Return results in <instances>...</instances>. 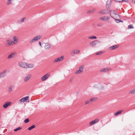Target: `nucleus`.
Returning <instances> with one entry per match:
<instances>
[{
    "label": "nucleus",
    "instance_id": "f257e3e1",
    "mask_svg": "<svg viewBox=\"0 0 135 135\" xmlns=\"http://www.w3.org/2000/svg\"><path fill=\"white\" fill-rule=\"evenodd\" d=\"M106 8L107 9H104L102 10L99 12V14H107L109 12L108 10L109 9V7H108L107 6H106Z\"/></svg>",
    "mask_w": 135,
    "mask_h": 135
},
{
    "label": "nucleus",
    "instance_id": "dca6fc26",
    "mask_svg": "<svg viewBox=\"0 0 135 135\" xmlns=\"http://www.w3.org/2000/svg\"><path fill=\"white\" fill-rule=\"evenodd\" d=\"M15 56V53L14 52L12 53L11 54L8 55L7 58L8 59H10L11 58L14 57Z\"/></svg>",
    "mask_w": 135,
    "mask_h": 135
},
{
    "label": "nucleus",
    "instance_id": "473e14b6",
    "mask_svg": "<svg viewBox=\"0 0 135 135\" xmlns=\"http://www.w3.org/2000/svg\"><path fill=\"white\" fill-rule=\"evenodd\" d=\"M82 72H81V71H80L79 70H77L75 72V74H80Z\"/></svg>",
    "mask_w": 135,
    "mask_h": 135
},
{
    "label": "nucleus",
    "instance_id": "a18cd8bd",
    "mask_svg": "<svg viewBox=\"0 0 135 135\" xmlns=\"http://www.w3.org/2000/svg\"><path fill=\"white\" fill-rule=\"evenodd\" d=\"M128 0H123V1H124L125 2H126Z\"/></svg>",
    "mask_w": 135,
    "mask_h": 135
},
{
    "label": "nucleus",
    "instance_id": "ea45409f",
    "mask_svg": "<svg viewBox=\"0 0 135 135\" xmlns=\"http://www.w3.org/2000/svg\"><path fill=\"white\" fill-rule=\"evenodd\" d=\"M114 19L115 20V21L116 22H117V23H119V22H119V21H120V20L114 18Z\"/></svg>",
    "mask_w": 135,
    "mask_h": 135
},
{
    "label": "nucleus",
    "instance_id": "a19ab883",
    "mask_svg": "<svg viewBox=\"0 0 135 135\" xmlns=\"http://www.w3.org/2000/svg\"><path fill=\"white\" fill-rule=\"evenodd\" d=\"M114 1L118 2H121L123 1V0H114Z\"/></svg>",
    "mask_w": 135,
    "mask_h": 135
},
{
    "label": "nucleus",
    "instance_id": "58836bf2",
    "mask_svg": "<svg viewBox=\"0 0 135 135\" xmlns=\"http://www.w3.org/2000/svg\"><path fill=\"white\" fill-rule=\"evenodd\" d=\"M25 19H26V17H25L22 18L21 20V22H23L24 21V20Z\"/></svg>",
    "mask_w": 135,
    "mask_h": 135
},
{
    "label": "nucleus",
    "instance_id": "a878e982",
    "mask_svg": "<svg viewBox=\"0 0 135 135\" xmlns=\"http://www.w3.org/2000/svg\"><path fill=\"white\" fill-rule=\"evenodd\" d=\"M22 128L21 127H19L15 129L14 130V131H15L16 132V131H17L19 130H20Z\"/></svg>",
    "mask_w": 135,
    "mask_h": 135
},
{
    "label": "nucleus",
    "instance_id": "20e7f679",
    "mask_svg": "<svg viewBox=\"0 0 135 135\" xmlns=\"http://www.w3.org/2000/svg\"><path fill=\"white\" fill-rule=\"evenodd\" d=\"M99 42L97 40H94L90 43V45L92 47H94Z\"/></svg>",
    "mask_w": 135,
    "mask_h": 135
},
{
    "label": "nucleus",
    "instance_id": "f03ea898",
    "mask_svg": "<svg viewBox=\"0 0 135 135\" xmlns=\"http://www.w3.org/2000/svg\"><path fill=\"white\" fill-rule=\"evenodd\" d=\"M42 37V36L41 35L37 36L33 38L30 41V42L31 43L37 41V40L41 39Z\"/></svg>",
    "mask_w": 135,
    "mask_h": 135
},
{
    "label": "nucleus",
    "instance_id": "cd10ccee",
    "mask_svg": "<svg viewBox=\"0 0 135 135\" xmlns=\"http://www.w3.org/2000/svg\"><path fill=\"white\" fill-rule=\"evenodd\" d=\"M97 38V37L95 36H92L89 37L88 38V39H95Z\"/></svg>",
    "mask_w": 135,
    "mask_h": 135
},
{
    "label": "nucleus",
    "instance_id": "de8ad7c7",
    "mask_svg": "<svg viewBox=\"0 0 135 135\" xmlns=\"http://www.w3.org/2000/svg\"><path fill=\"white\" fill-rule=\"evenodd\" d=\"M0 135H1V134H0Z\"/></svg>",
    "mask_w": 135,
    "mask_h": 135
},
{
    "label": "nucleus",
    "instance_id": "1a4fd4ad",
    "mask_svg": "<svg viewBox=\"0 0 135 135\" xmlns=\"http://www.w3.org/2000/svg\"><path fill=\"white\" fill-rule=\"evenodd\" d=\"M99 121V119H96L94 120H92V121L90 122L89 123V125L90 126H91L94 124L95 123H96Z\"/></svg>",
    "mask_w": 135,
    "mask_h": 135
},
{
    "label": "nucleus",
    "instance_id": "9b49d317",
    "mask_svg": "<svg viewBox=\"0 0 135 135\" xmlns=\"http://www.w3.org/2000/svg\"><path fill=\"white\" fill-rule=\"evenodd\" d=\"M12 103L11 102H9L5 103V104L3 105V107L4 108H6L7 107L10 105Z\"/></svg>",
    "mask_w": 135,
    "mask_h": 135
},
{
    "label": "nucleus",
    "instance_id": "f3484780",
    "mask_svg": "<svg viewBox=\"0 0 135 135\" xmlns=\"http://www.w3.org/2000/svg\"><path fill=\"white\" fill-rule=\"evenodd\" d=\"M44 47L46 49H49L50 47V45L48 43H46Z\"/></svg>",
    "mask_w": 135,
    "mask_h": 135
},
{
    "label": "nucleus",
    "instance_id": "a211bd4d",
    "mask_svg": "<svg viewBox=\"0 0 135 135\" xmlns=\"http://www.w3.org/2000/svg\"><path fill=\"white\" fill-rule=\"evenodd\" d=\"M109 70H110L109 68H104L100 70V71L101 72H106L108 71Z\"/></svg>",
    "mask_w": 135,
    "mask_h": 135
},
{
    "label": "nucleus",
    "instance_id": "72a5a7b5",
    "mask_svg": "<svg viewBox=\"0 0 135 135\" xmlns=\"http://www.w3.org/2000/svg\"><path fill=\"white\" fill-rule=\"evenodd\" d=\"M103 24L102 23H98L97 24V26L98 27H102L103 26Z\"/></svg>",
    "mask_w": 135,
    "mask_h": 135
},
{
    "label": "nucleus",
    "instance_id": "49530a36",
    "mask_svg": "<svg viewBox=\"0 0 135 135\" xmlns=\"http://www.w3.org/2000/svg\"><path fill=\"white\" fill-rule=\"evenodd\" d=\"M118 17H120V16H119V15H118Z\"/></svg>",
    "mask_w": 135,
    "mask_h": 135
},
{
    "label": "nucleus",
    "instance_id": "ddd939ff",
    "mask_svg": "<svg viewBox=\"0 0 135 135\" xmlns=\"http://www.w3.org/2000/svg\"><path fill=\"white\" fill-rule=\"evenodd\" d=\"M31 74H29L25 77L24 79V81L25 82L27 81L28 80H29L31 77Z\"/></svg>",
    "mask_w": 135,
    "mask_h": 135
},
{
    "label": "nucleus",
    "instance_id": "2f4dec72",
    "mask_svg": "<svg viewBox=\"0 0 135 135\" xmlns=\"http://www.w3.org/2000/svg\"><path fill=\"white\" fill-rule=\"evenodd\" d=\"M12 0H8L7 4L9 5L12 4L11 1Z\"/></svg>",
    "mask_w": 135,
    "mask_h": 135
},
{
    "label": "nucleus",
    "instance_id": "c85d7f7f",
    "mask_svg": "<svg viewBox=\"0 0 135 135\" xmlns=\"http://www.w3.org/2000/svg\"><path fill=\"white\" fill-rule=\"evenodd\" d=\"M135 93V89L130 91L129 93V94H134Z\"/></svg>",
    "mask_w": 135,
    "mask_h": 135
},
{
    "label": "nucleus",
    "instance_id": "e433bc0d",
    "mask_svg": "<svg viewBox=\"0 0 135 135\" xmlns=\"http://www.w3.org/2000/svg\"><path fill=\"white\" fill-rule=\"evenodd\" d=\"M95 98H93L90 99L89 100H90V102H93L95 100Z\"/></svg>",
    "mask_w": 135,
    "mask_h": 135
},
{
    "label": "nucleus",
    "instance_id": "4c0bfd02",
    "mask_svg": "<svg viewBox=\"0 0 135 135\" xmlns=\"http://www.w3.org/2000/svg\"><path fill=\"white\" fill-rule=\"evenodd\" d=\"M102 54V52H100V51L98 52H97L96 54V55H100Z\"/></svg>",
    "mask_w": 135,
    "mask_h": 135
},
{
    "label": "nucleus",
    "instance_id": "5701e85b",
    "mask_svg": "<svg viewBox=\"0 0 135 135\" xmlns=\"http://www.w3.org/2000/svg\"><path fill=\"white\" fill-rule=\"evenodd\" d=\"M27 68H32L34 66V65L32 64H28L27 65Z\"/></svg>",
    "mask_w": 135,
    "mask_h": 135
},
{
    "label": "nucleus",
    "instance_id": "39448f33",
    "mask_svg": "<svg viewBox=\"0 0 135 135\" xmlns=\"http://www.w3.org/2000/svg\"><path fill=\"white\" fill-rule=\"evenodd\" d=\"M20 66L23 68L27 69V63L25 62H20L18 64Z\"/></svg>",
    "mask_w": 135,
    "mask_h": 135
},
{
    "label": "nucleus",
    "instance_id": "c756f323",
    "mask_svg": "<svg viewBox=\"0 0 135 135\" xmlns=\"http://www.w3.org/2000/svg\"><path fill=\"white\" fill-rule=\"evenodd\" d=\"M133 28H134V27H133V25H131V24L129 25L128 26V29Z\"/></svg>",
    "mask_w": 135,
    "mask_h": 135
},
{
    "label": "nucleus",
    "instance_id": "6ab92c4d",
    "mask_svg": "<svg viewBox=\"0 0 135 135\" xmlns=\"http://www.w3.org/2000/svg\"><path fill=\"white\" fill-rule=\"evenodd\" d=\"M14 87V86L13 85H11L8 87V92L10 93L12 92L13 91L12 88Z\"/></svg>",
    "mask_w": 135,
    "mask_h": 135
},
{
    "label": "nucleus",
    "instance_id": "f704fd0d",
    "mask_svg": "<svg viewBox=\"0 0 135 135\" xmlns=\"http://www.w3.org/2000/svg\"><path fill=\"white\" fill-rule=\"evenodd\" d=\"M29 121V120L28 118H27L24 121V122L25 123H28Z\"/></svg>",
    "mask_w": 135,
    "mask_h": 135
},
{
    "label": "nucleus",
    "instance_id": "423d86ee",
    "mask_svg": "<svg viewBox=\"0 0 135 135\" xmlns=\"http://www.w3.org/2000/svg\"><path fill=\"white\" fill-rule=\"evenodd\" d=\"M79 50L75 49L73 50L71 52V55L72 56H74L75 54H78L80 53Z\"/></svg>",
    "mask_w": 135,
    "mask_h": 135
},
{
    "label": "nucleus",
    "instance_id": "4be33fe9",
    "mask_svg": "<svg viewBox=\"0 0 135 135\" xmlns=\"http://www.w3.org/2000/svg\"><path fill=\"white\" fill-rule=\"evenodd\" d=\"M13 42L14 43H13V44H16V43H17V37L16 36H13Z\"/></svg>",
    "mask_w": 135,
    "mask_h": 135
},
{
    "label": "nucleus",
    "instance_id": "7ed1b4c3",
    "mask_svg": "<svg viewBox=\"0 0 135 135\" xmlns=\"http://www.w3.org/2000/svg\"><path fill=\"white\" fill-rule=\"evenodd\" d=\"M29 100V97L28 96H27L25 97H24L20 100L18 101V103H21L22 102H26L27 100H28L27 102H29V101L28 100Z\"/></svg>",
    "mask_w": 135,
    "mask_h": 135
},
{
    "label": "nucleus",
    "instance_id": "bb28decb",
    "mask_svg": "<svg viewBox=\"0 0 135 135\" xmlns=\"http://www.w3.org/2000/svg\"><path fill=\"white\" fill-rule=\"evenodd\" d=\"M95 10V9H93L92 10H90L89 11H88L87 12V14H89V13H93L94 11Z\"/></svg>",
    "mask_w": 135,
    "mask_h": 135
},
{
    "label": "nucleus",
    "instance_id": "412c9836",
    "mask_svg": "<svg viewBox=\"0 0 135 135\" xmlns=\"http://www.w3.org/2000/svg\"><path fill=\"white\" fill-rule=\"evenodd\" d=\"M109 13L111 17L112 18H114L112 16V15H113L114 14H115V11L114 10H110L109 11Z\"/></svg>",
    "mask_w": 135,
    "mask_h": 135
},
{
    "label": "nucleus",
    "instance_id": "0eeeda50",
    "mask_svg": "<svg viewBox=\"0 0 135 135\" xmlns=\"http://www.w3.org/2000/svg\"><path fill=\"white\" fill-rule=\"evenodd\" d=\"M50 75L49 74L47 73L44 76H42L41 78V80L42 81H44L46 80L50 76Z\"/></svg>",
    "mask_w": 135,
    "mask_h": 135
},
{
    "label": "nucleus",
    "instance_id": "9d476101",
    "mask_svg": "<svg viewBox=\"0 0 135 135\" xmlns=\"http://www.w3.org/2000/svg\"><path fill=\"white\" fill-rule=\"evenodd\" d=\"M109 18L110 17L108 16H104L99 18V19L101 20L105 21L109 20Z\"/></svg>",
    "mask_w": 135,
    "mask_h": 135
},
{
    "label": "nucleus",
    "instance_id": "6e6552de",
    "mask_svg": "<svg viewBox=\"0 0 135 135\" xmlns=\"http://www.w3.org/2000/svg\"><path fill=\"white\" fill-rule=\"evenodd\" d=\"M64 58L63 56H61V57H60L56 59L54 61V62H59L63 60Z\"/></svg>",
    "mask_w": 135,
    "mask_h": 135
},
{
    "label": "nucleus",
    "instance_id": "7c9ffc66",
    "mask_svg": "<svg viewBox=\"0 0 135 135\" xmlns=\"http://www.w3.org/2000/svg\"><path fill=\"white\" fill-rule=\"evenodd\" d=\"M83 66H80L79 68V70L81 71L82 72L83 71Z\"/></svg>",
    "mask_w": 135,
    "mask_h": 135
},
{
    "label": "nucleus",
    "instance_id": "c9c22d12",
    "mask_svg": "<svg viewBox=\"0 0 135 135\" xmlns=\"http://www.w3.org/2000/svg\"><path fill=\"white\" fill-rule=\"evenodd\" d=\"M91 102L90 101V100H88V101H86L85 102V104L86 105L87 104H88L90 103Z\"/></svg>",
    "mask_w": 135,
    "mask_h": 135
},
{
    "label": "nucleus",
    "instance_id": "2eb2a0df",
    "mask_svg": "<svg viewBox=\"0 0 135 135\" xmlns=\"http://www.w3.org/2000/svg\"><path fill=\"white\" fill-rule=\"evenodd\" d=\"M119 46L118 45H115L112 46L110 47H109L110 50H114L115 49L117 48H118Z\"/></svg>",
    "mask_w": 135,
    "mask_h": 135
},
{
    "label": "nucleus",
    "instance_id": "4468645a",
    "mask_svg": "<svg viewBox=\"0 0 135 135\" xmlns=\"http://www.w3.org/2000/svg\"><path fill=\"white\" fill-rule=\"evenodd\" d=\"M6 71L4 70L2 72L0 73V78H1L4 77L5 76L6 74Z\"/></svg>",
    "mask_w": 135,
    "mask_h": 135
},
{
    "label": "nucleus",
    "instance_id": "f8f14e48",
    "mask_svg": "<svg viewBox=\"0 0 135 135\" xmlns=\"http://www.w3.org/2000/svg\"><path fill=\"white\" fill-rule=\"evenodd\" d=\"M7 43L6 45L7 46H9L13 44V43H14L13 41H11L9 40H7Z\"/></svg>",
    "mask_w": 135,
    "mask_h": 135
},
{
    "label": "nucleus",
    "instance_id": "37998d69",
    "mask_svg": "<svg viewBox=\"0 0 135 135\" xmlns=\"http://www.w3.org/2000/svg\"><path fill=\"white\" fill-rule=\"evenodd\" d=\"M39 45H40L41 46V42H39Z\"/></svg>",
    "mask_w": 135,
    "mask_h": 135
},
{
    "label": "nucleus",
    "instance_id": "393cba45",
    "mask_svg": "<svg viewBox=\"0 0 135 135\" xmlns=\"http://www.w3.org/2000/svg\"><path fill=\"white\" fill-rule=\"evenodd\" d=\"M121 112H122V111L121 110H119L118 111V112H116L115 113L114 115H117L118 114H120L121 113Z\"/></svg>",
    "mask_w": 135,
    "mask_h": 135
},
{
    "label": "nucleus",
    "instance_id": "aec40b11",
    "mask_svg": "<svg viewBox=\"0 0 135 135\" xmlns=\"http://www.w3.org/2000/svg\"><path fill=\"white\" fill-rule=\"evenodd\" d=\"M111 0H108L106 2V5L108 6V7H109V6L111 5Z\"/></svg>",
    "mask_w": 135,
    "mask_h": 135
},
{
    "label": "nucleus",
    "instance_id": "c03bdc74",
    "mask_svg": "<svg viewBox=\"0 0 135 135\" xmlns=\"http://www.w3.org/2000/svg\"><path fill=\"white\" fill-rule=\"evenodd\" d=\"M123 21H122V20H120V21H119V22H123Z\"/></svg>",
    "mask_w": 135,
    "mask_h": 135
},
{
    "label": "nucleus",
    "instance_id": "79ce46f5",
    "mask_svg": "<svg viewBox=\"0 0 135 135\" xmlns=\"http://www.w3.org/2000/svg\"><path fill=\"white\" fill-rule=\"evenodd\" d=\"M132 2L135 4V0H132Z\"/></svg>",
    "mask_w": 135,
    "mask_h": 135
},
{
    "label": "nucleus",
    "instance_id": "b1692460",
    "mask_svg": "<svg viewBox=\"0 0 135 135\" xmlns=\"http://www.w3.org/2000/svg\"><path fill=\"white\" fill-rule=\"evenodd\" d=\"M35 127L36 126L35 125H33L31 126L29 128H28V129L29 130H31L32 129L35 128Z\"/></svg>",
    "mask_w": 135,
    "mask_h": 135
}]
</instances>
